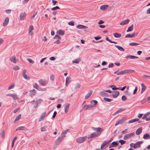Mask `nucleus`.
<instances>
[{
    "mask_svg": "<svg viewBox=\"0 0 150 150\" xmlns=\"http://www.w3.org/2000/svg\"><path fill=\"white\" fill-rule=\"evenodd\" d=\"M38 82L40 85L43 86L46 85L48 83V81L47 80L42 79H39Z\"/></svg>",
    "mask_w": 150,
    "mask_h": 150,
    "instance_id": "1",
    "label": "nucleus"
},
{
    "mask_svg": "<svg viewBox=\"0 0 150 150\" xmlns=\"http://www.w3.org/2000/svg\"><path fill=\"white\" fill-rule=\"evenodd\" d=\"M134 134H135L134 132H133L128 134H126L124 136V139L125 140H126L133 137Z\"/></svg>",
    "mask_w": 150,
    "mask_h": 150,
    "instance_id": "2",
    "label": "nucleus"
},
{
    "mask_svg": "<svg viewBox=\"0 0 150 150\" xmlns=\"http://www.w3.org/2000/svg\"><path fill=\"white\" fill-rule=\"evenodd\" d=\"M108 142L106 141L104 142L101 144L100 147V149L101 150H104L107 147L106 146L108 144Z\"/></svg>",
    "mask_w": 150,
    "mask_h": 150,
    "instance_id": "3",
    "label": "nucleus"
},
{
    "mask_svg": "<svg viewBox=\"0 0 150 150\" xmlns=\"http://www.w3.org/2000/svg\"><path fill=\"white\" fill-rule=\"evenodd\" d=\"M98 134L97 132H94L89 135L88 136V138L89 139L91 138H95L98 137Z\"/></svg>",
    "mask_w": 150,
    "mask_h": 150,
    "instance_id": "4",
    "label": "nucleus"
},
{
    "mask_svg": "<svg viewBox=\"0 0 150 150\" xmlns=\"http://www.w3.org/2000/svg\"><path fill=\"white\" fill-rule=\"evenodd\" d=\"M86 137H81L78 138L77 141L78 143H81L86 140Z\"/></svg>",
    "mask_w": 150,
    "mask_h": 150,
    "instance_id": "5",
    "label": "nucleus"
},
{
    "mask_svg": "<svg viewBox=\"0 0 150 150\" xmlns=\"http://www.w3.org/2000/svg\"><path fill=\"white\" fill-rule=\"evenodd\" d=\"M26 14L25 12H22L20 13L19 16V19L20 21L24 20L26 17Z\"/></svg>",
    "mask_w": 150,
    "mask_h": 150,
    "instance_id": "6",
    "label": "nucleus"
},
{
    "mask_svg": "<svg viewBox=\"0 0 150 150\" xmlns=\"http://www.w3.org/2000/svg\"><path fill=\"white\" fill-rule=\"evenodd\" d=\"M93 106L91 105H85L83 106V109L84 110H91Z\"/></svg>",
    "mask_w": 150,
    "mask_h": 150,
    "instance_id": "7",
    "label": "nucleus"
},
{
    "mask_svg": "<svg viewBox=\"0 0 150 150\" xmlns=\"http://www.w3.org/2000/svg\"><path fill=\"white\" fill-rule=\"evenodd\" d=\"M26 69H24L23 71V76L24 78L26 80H29L30 78L26 74Z\"/></svg>",
    "mask_w": 150,
    "mask_h": 150,
    "instance_id": "8",
    "label": "nucleus"
},
{
    "mask_svg": "<svg viewBox=\"0 0 150 150\" xmlns=\"http://www.w3.org/2000/svg\"><path fill=\"white\" fill-rule=\"evenodd\" d=\"M126 120V118L125 117L122 118L120 120L117 121L115 125V126L118 125L120 124H122Z\"/></svg>",
    "mask_w": 150,
    "mask_h": 150,
    "instance_id": "9",
    "label": "nucleus"
},
{
    "mask_svg": "<svg viewBox=\"0 0 150 150\" xmlns=\"http://www.w3.org/2000/svg\"><path fill=\"white\" fill-rule=\"evenodd\" d=\"M64 137L63 136H61L59 137L57 139L56 143L57 144H58L61 142L64 139Z\"/></svg>",
    "mask_w": 150,
    "mask_h": 150,
    "instance_id": "10",
    "label": "nucleus"
},
{
    "mask_svg": "<svg viewBox=\"0 0 150 150\" xmlns=\"http://www.w3.org/2000/svg\"><path fill=\"white\" fill-rule=\"evenodd\" d=\"M142 143V142L141 141L137 142L136 143L134 144V149H136L139 148L140 146V144Z\"/></svg>",
    "mask_w": 150,
    "mask_h": 150,
    "instance_id": "11",
    "label": "nucleus"
},
{
    "mask_svg": "<svg viewBox=\"0 0 150 150\" xmlns=\"http://www.w3.org/2000/svg\"><path fill=\"white\" fill-rule=\"evenodd\" d=\"M112 93V96L114 98H117L119 94V92L117 91H114Z\"/></svg>",
    "mask_w": 150,
    "mask_h": 150,
    "instance_id": "12",
    "label": "nucleus"
},
{
    "mask_svg": "<svg viewBox=\"0 0 150 150\" xmlns=\"http://www.w3.org/2000/svg\"><path fill=\"white\" fill-rule=\"evenodd\" d=\"M118 142L117 141H114L112 143V145H110L109 146V148L111 147H116L118 146Z\"/></svg>",
    "mask_w": 150,
    "mask_h": 150,
    "instance_id": "13",
    "label": "nucleus"
},
{
    "mask_svg": "<svg viewBox=\"0 0 150 150\" xmlns=\"http://www.w3.org/2000/svg\"><path fill=\"white\" fill-rule=\"evenodd\" d=\"M105 91L100 92L99 95L102 96L108 97L109 96L108 93L105 92Z\"/></svg>",
    "mask_w": 150,
    "mask_h": 150,
    "instance_id": "14",
    "label": "nucleus"
},
{
    "mask_svg": "<svg viewBox=\"0 0 150 150\" xmlns=\"http://www.w3.org/2000/svg\"><path fill=\"white\" fill-rule=\"evenodd\" d=\"M9 21V18L7 17H6L4 21V22L3 24V25L4 26H6L8 24V22Z\"/></svg>",
    "mask_w": 150,
    "mask_h": 150,
    "instance_id": "15",
    "label": "nucleus"
},
{
    "mask_svg": "<svg viewBox=\"0 0 150 150\" xmlns=\"http://www.w3.org/2000/svg\"><path fill=\"white\" fill-rule=\"evenodd\" d=\"M129 21L130 20L129 19H127L122 21L120 23V24L121 25H124L128 23Z\"/></svg>",
    "mask_w": 150,
    "mask_h": 150,
    "instance_id": "16",
    "label": "nucleus"
},
{
    "mask_svg": "<svg viewBox=\"0 0 150 150\" xmlns=\"http://www.w3.org/2000/svg\"><path fill=\"white\" fill-rule=\"evenodd\" d=\"M123 75L127 73H129L131 72H133L134 71L131 69H126L122 71Z\"/></svg>",
    "mask_w": 150,
    "mask_h": 150,
    "instance_id": "17",
    "label": "nucleus"
},
{
    "mask_svg": "<svg viewBox=\"0 0 150 150\" xmlns=\"http://www.w3.org/2000/svg\"><path fill=\"white\" fill-rule=\"evenodd\" d=\"M30 103L32 104L35 103V104L34 105V108L37 107L38 105V103L37 100H33L30 102Z\"/></svg>",
    "mask_w": 150,
    "mask_h": 150,
    "instance_id": "18",
    "label": "nucleus"
},
{
    "mask_svg": "<svg viewBox=\"0 0 150 150\" xmlns=\"http://www.w3.org/2000/svg\"><path fill=\"white\" fill-rule=\"evenodd\" d=\"M76 27L79 29H86L88 28L87 27L82 25H78L76 26Z\"/></svg>",
    "mask_w": 150,
    "mask_h": 150,
    "instance_id": "19",
    "label": "nucleus"
},
{
    "mask_svg": "<svg viewBox=\"0 0 150 150\" xmlns=\"http://www.w3.org/2000/svg\"><path fill=\"white\" fill-rule=\"evenodd\" d=\"M108 7L109 6L108 5H102L100 7V9L104 11L107 9Z\"/></svg>",
    "mask_w": 150,
    "mask_h": 150,
    "instance_id": "20",
    "label": "nucleus"
},
{
    "mask_svg": "<svg viewBox=\"0 0 150 150\" xmlns=\"http://www.w3.org/2000/svg\"><path fill=\"white\" fill-rule=\"evenodd\" d=\"M126 109L125 108H121L119 109V110H118L116 112H115V113H114L113 115H116V114H117L119 113H120L122 111H124Z\"/></svg>",
    "mask_w": 150,
    "mask_h": 150,
    "instance_id": "21",
    "label": "nucleus"
},
{
    "mask_svg": "<svg viewBox=\"0 0 150 150\" xmlns=\"http://www.w3.org/2000/svg\"><path fill=\"white\" fill-rule=\"evenodd\" d=\"M143 138L145 139H150V135L148 133H146L144 135Z\"/></svg>",
    "mask_w": 150,
    "mask_h": 150,
    "instance_id": "22",
    "label": "nucleus"
},
{
    "mask_svg": "<svg viewBox=\"0 0 150 150\" xmlns=\"http://www.w3.org/2000/svg\"><path fill=\"white\" fill-rule=\"evenodd\" d=\"M93 129L98 132H101L103 131V129L100 127L98 128H93Z\"/></svg>",
    "mask_w": 150,
    "mask_h": 150,
    "instance_id": "23",
    "label": "nucleus"
},
{
    "mask_svg": "<svg viewBox=\"0 0 150 150\" xmlns=\"http://www.w3.org/2000/svg\"><path fill=\"white\" fill-rule=\"evenodd\" d=\"M57 33L62 36L64 34V31L61 30H59L57 31Z\"/></svg>",
    "mask_w": 150,
    "mask_h": 150,
    "instance_id": "24",
    "label": "nucleus"
},
{
    "mask_svg": "<svg viewBox=\"0 0 150 150\" xmlns=\"http://www.w3.org/2000/svg\"><path fill=\"white\" fill-rule=\"evenodd\" d=\"M142 127H140L136 131L135 133L137 135L139 134L142 132Z\"/></svg>",
    "mask_w": 150,
    "mask_h": 150,
    "instance_id": "25",
    "label": "nucleus"
},
{
    "mask_svg": "<svg viewBox=\"0 0 150 150\" xmlns=\"http://www.w3.org/2000/svg\"><path fill=\"white\" fill-rule=\"evenodd\" d=\"M141 85L142 86L141 93H142L146 90V86H145L143 83H142L141 84Z\"/></svg>",
    "mask_w": 150,
    "mask_h": 150,
    "instance_id": "26",
    "label": "nucleus"
},
{
    "mask_svg": "<svg viewBox=\"0 0 150 150\" xmlns=\"http://www.w3.org/2000/svg\"><path fill=\"white\" fill-rule=\"evenodd\" d=\"M45 112L43 113L40 116V117L39 119V121L40 122L42 120L45 118Z\"/></svg>",
    "mask_w": 150,
    "mask_h": 150,
    "instance_id": "27",
    "label": "nucleus"
},
{
    "mask_svg": "<svg viewBox=\"0 0 150 150\" xmlns=\"http://www.w3.org/2000/svg\"><path fill=\"white\" fill-rule=\"evenodd\" d=\"M92 91L91 90L85 96V99H87L92 94Z\"/></svg>",
    "mask_w": 150,
    "mask_h": 150,
    "instance_id": "28",
    "label": "nucleus"
},
{
    "mask_svg": "<svg viewBox=\"0 0 150 150\" xmlns=\"http://www.w3.org/2000/svg\"><path fill=\"white\" fill-rule=\"evenodd\" d=\"M126 58H129L131 59H137L138 57L133 55H129L127 56L126 57Z\"/></svg>",
    "mask_w": 150,
    "mask_h": 150,
    "instance_id": "29",
    "label": "nucleus"
},
{
    "mask_svg": "<svg viewBox=\"0 0 150 150\" xmlns=\"http://www.w3.org/2000/svg\"><path fill=\"white\" fill-rule=\"evenodd\" d=\"M81 61V59L80 58H78L77 59L73 60L72 61L73 63L76 64H79Z\"/></svg>",
    "mask_w": 150,
    "mask_h": 150,
    "instance_id": "30",
    "label": "nucleus"
},
{
    "mask_svg": "<svg viewBox=\"0 0 150 150\" xmlns=\"http://www.w3.org/2000/svg\"><path fill=\"white\" fill-rule=\"evenodd\" d=\"M139 121V119L138 118H136L132 120H131L129 121L128 122L130 123H132L133 122H135L138 121Z\"/></svg>",
    "mask_w": 150,
    "mask_h": 150,
    "instance_id": "31",
    "label": "nucleus"
},
{
    "mask_svg": "<svg viewBox=\"0 0 150 150\" xmlns=\"http://www.w3.org/2000/svg\"><path fill=\"white\" fill-rule=\"evenodd\" d=\"M69 104H68L66 105L64 107V112L67 113L69 107Z\"/></svg>",
    "mask_w": 150,
    "mask_h": 150,
    "instance_id": "32",
    "label": "nucleus"
},
{
    "mask_svg": "<svg viewBox=\"0 0 150 150\" xmlns=\"http://www.w3.org/2000/svg\"><path fill=\"white\" fill-rule=\"evenodd\" d=\"M30 96H34L35 95L36 93V91L35 89H33L30 91Z\"/></svg>",
    "mask_w": 150,
    "mask_h": 150,
    "instance_id": "33",
    "label": "nucleus"
},
{
    "mask_svg": "<svg viewBox=\"0 0 150 150\" xmlns=\"http://www.w3.org/2000/svg\"><path fill=\"white\" fill-rule=\"evenodd\" d=\"M115 46L119 50L121 51H124L125 49L123 48L122 47L119 45H115Z\"/></svg>",
    "mask_w": 150,
    "mask_h": 150,
    "instance_id": "34",
    "label": "nucleus"
},
{
    "mask_svg": "<svg viewBox=\"0 0 150 150\" xmlns=\"http://www.w3.org/2000/svg\"><path fill=\"white\" fill-rule=\"evenodd\" d=\"M135 35V33H133L132 34H128L126 35L125 37L126 38H132L134 37Z\"/></svg>",
    "mask_w": 150,
    "mask_h": 150,
    "instance_id": "35",
    "label": "nucleus"
},
{
    "mask_svg": "<svg viewBox=\"0 0 150 150\" xmlns=\"http://www.w3.org/2000/svg\"><path fill=\"white\" fill-rule=\"evenodd\" d=\"M10 60L11 61V62H13L14 63H15L16 62V58L14 57H11L10 59Z\"/></svg>",
    "mask_w": 150,
    "mask_h": 150,
    "instance_id": "36",
    "label": "nucleus"
},
{
    "mask_svg": "<svg viewBox=\"0 0 150 150\" xmlns=\"http://www.w3.org/2000/svg\"><path fill=\"white\" fill-rule=\"evenodd\" d=\"M133 28V25L132 24L128 28V29L127 30V32L131 31L132 30Z\"/></svg>",
    "mask_w": 150,
    "mask_h": 150,
    "instance_id": "37",
    "label": "nucleus"
},
{
    "mask_svg": "<svg viewBox=\"0 0 150 150\" xmlns=\"http://www.w3.org/2000/svg\"><path fill=\"white\" fill-rule=\"evenodd\" d=\"M114 36L116 38H119L121 36V34L118 33H114Z\"/></svg>",
    "mask_w": 150,
    "mask_h": 150,
    "instance_id": "38",
    "label": "nucleus"
},
{
    "mask_svg": "<svg viewBox=\"0 0 150 150\" xmlns=\"http://www.w3.org/2000/svg\"><path fill=\"white\" fill-rule=\"evenodd\" d=\"M25 130V127L23 126H21L18 127L16 130V131H19L20 130Z\"/></svg>",
    "mask_w": 150,
    "mask_h": 150,
    "instance_id": "39",
    "label": "nucleus"
},
{
    "mask_svg": "<svg viewBox=\"0 0 150 150\" xmlns=\"http://www.w3.org/2000/svg\"><path fill=\"white\" fill-rule=\"evenodd\" d=\"M12 97L14 100H17L18 99V96L16 94H13Z\"/></svg>",
    "mask_w": 150,
    "mask_h": 150,
    "instance_id": "40",
    "label": "nucleus"
},
{
    "mask_svg": "<svg viewBox=\"0 0 150 150\" xmlns=\"http://www.w3.org/2000/svg\"><path fill=\"white\" fill-rule=\"evenodd\" d=\"M69 131L68 129H67V130L64 131L61 134V136H63V137H64L65 136V134H66L67 133V132Z\"/></svg>",
    "mask_w": 150,
    "mask_h": 150,
    "instance_id": "41",
    "label": "nucleus"
},
{
    "mask_svg": "<svg viewBox=\"0 0 150 150\" xmlns=\"http://www.w3.org/2000/svg\"><path fill=\"white\" fill-rule=\"evenodd\" d=\"M149 114H150V112L146 113L144 115L143 117H142V119L143 120L145 119V118L147 117V116Z\"/></svg>",
    "mask_w": 150,
    "mask_h": 150,
    "instance_id": "42",
    "label": "nucleus"
},
{
    "mask_svg": "<svg viewBox=\"0 0 150 150\" xmlns=\"http://www.w3.org/2000/svg\"><path fill=\"white\" fill-rule=\"evenodd\" d=\"M17 138V137L16 136L13 138V140L12 144V146H11L12 148H13V146H14V144L15 142V140Z\"/></svg>",
    "mask_w": 150,
    "mask_h": 150,
    "instance_id": "43",
    "label": "nucleus"
},
{
    "mask_svg": "<svg viewBox=\"0 0 150 150\" xmlns=\"http://www.w3.org/2000/svg\"><path fill=\"white\" fill-rule=\"evenodd\" d=\"M129 45L132 46H137L139 45V44L138 43L136 42H131L129 43Z\"/></svg>",
    "mask_w": 150,
    "mask_h": 150,
    "instance_id": "44",
    "label": "nucleus"
},
{
    "mask_svg": "<svg viewBox=\"0 0 150 150\" xmlns=\"http://www.w3.org/2000/svg\"><path fill=\"white\" fill-rule=\"evenodd\" d=\"M0 134L1 138H4L5 137V131L4 130L2 131L1 132Z\"/></svg>",
    "mask_w": 150,
    "mask_h": 150,
    "instance_id": "45",
    "label": "nucleus"
},
{
    "mask_svg": "<svg viewBox=\"0 0 150 150\" xmlns=\"http://www.w3.org/2000/svg\"><path fill=\"white\" fill-rule=\"evenodd\" d=\"M103 99L105 101L108 102H110L113 100L112 99H110L108 98H104Z\"/></svg>",
    "mask_w": 150,
    "mask_h": 150,
    "instance_id": "46",
    "label": "nucleus"
},
{
    "mask_svg": "<svg viewBox=\"0 0 150 150\" xmlns=\"http://www.w3.org/2000/svg\"><path fill=\"white\" fill-rule=\"evenodd\" d=\"M53 38L54 39H55L59 40V39H61V38L59 35H56L54 37V38Z\"/></svg>",
    "mask_w": 150,
    "mask_h": 150,
    "instance_id": "47",
    "label": "nucleus"
},
{
    "mask_svg": "<svg viewBox=\"0 0 150 150\" xmlns=\"http://www.w3.org/2000/svg\"><path fill=\"white\" fill-rule=\"evenodd\" d=\"M15 86V84L13 83L8 88V90H10L11 89L13 88Z\"/></svg>",
    "mask_w": 150,
    "mask_h": 150,
    "instance_id": "48",
    "label": "nucleus"
},
{
    "mask_svg": "<svg viewBox=\"0 0 150 150\" xmlns=\"http://www.w3.org/2000/svg\"><path fill=\"white\" fill-rule=\"evenodd\" d=\"M118 142V143L120 142V143L121 145H122L124 144H125L126 143V141L123 140H119Z\"/></svg>",
    "mask_w": 150,
    "mask_h": 150,
    "instance_id": "49",
    "label": "nucleus"
},
{
    "mask_svg": "<svg viewBox=\"0 0 150 150\" xmlns=\"http://www.w3.org/2000/svg\"><path fill=\"white\" fill-rule=\"evenodd\" d=\"M60 8L59 6H56L52 8H51V10L52 11H55L57 9H60Z\"/></svg>",
    "mask_w": 150,
    "mask_h": 150,
    "instance_id": "50",
    "label": "nucleus"
},
{
    "mask_svg": "<svg viewBox=\"0 0 150 150\" xmlns=\"http://www.w3.org/2000/svg\"><path fill=\"white\" fill-rule=\"evenodd\" d=\"M69 77H67L66 79V85L67 84H68L69 83L70 81H69Z\"/></svg>",
    "mask_w": 150,
    "mask_h": 150,
    "instance_id": "51",
    "label": "nucleus"
},
{
    "mask_svg": "<svg viewBox=\"0 0 150 150\" xmlns=\"http://www.w3.org/2000/svg\"><path fill=\"white\" fill-rule=\"evenodd\" d=\"M54 75L53 74H51L50 76V79L52 81H54Z\"/></svg>",
    "mask_w": 150,
    "mask_h": 150,
    "instance_id": "52",
    "label": "nucleus"
},
{
    "mask_svg": "<svg viewBox=\"0 0 150 150\" xmlns=\"http://www.w3.org/2000/svg\"><path fill=\"white\" fill-rule=\"evenodd\" d=\"M110 87L112 88L113 90H116V86L115 85H112L110 86Z\"/></svg>",
    "mask_w": 150,
    "mask_h": 150,
    "instance_id": "53",
    "label": "nucleus"
},
{
    "mask_svg": "<svg viewBox=\"0 0 150 150\" xmlns=\"http://www.w3.org/2000/svg\"><path fill=\"white\" fill-rule=\"evenodd\" d=\"M47 127L46 126L41 128V130L42 132H44L46 131Z\"/></svg>",
    "mask_w": 150,
    "mask_h": 150,
    "instance_id": "54",
    "label": "nucleus"
},
{
    "mask_svg": "<svg viewBox=\"0 0 150 150\" xmlns=\"http://www.w3.org/2000/svg\"><path fill=\"white\" fill-rule=\"evenodd\" d=\"M33 27L32 25H30L29 28V32H31V31L33 30Z\"/></svg>",
    "mask_w": 150,
    "mask_h": 150,
    "instance_id": "55",
    "label": "nucleus"
},
{
    "mask_svg": "<svg viewBox=\"0 0 150 150\" xmlns=\"http://www.w3.org/2000/svg\"><path fill=\"white\" fill-rule=\"evenodd\" d=\"M128 129H125V130L123 131L122 132V134H125L126 133H128Z\"/></svg>",
    "mask_w": 150,
    "mask_h": 150,
    "instance_id": "56",
    "label": "nucleus"
},
{
    "mask_svg": "<svg viewBox=\"0 0 150 150\" xmlns=\"http://www.w3.org/2000/svg\"><path fill=\"white\" fill-rule=\"evenodd\" d=\"M21 109V108L20 107H18L15 110L13 111V113H15L17 112L18 111H19Z\"/></svg>",
    "mask_w": 150,
    "mask_h": 150,
    "instance_id": "57",
    "label": "nucleus"
},
{
    "mask_svg": "<svg viewBox=\"0 0 150 150\" xmlns=\"http://www.w3.org/2000/svg\"><path fill=\"white\" fill-rule=\"evenodd\" d=\"M33 87L37 89H39V87L36 83H35L33 86Z\"/></svg>",
    "mask_w": 150,
    "mask_h": 150,
    "instance_id": "58",
    "label": "nucleus"
},
{
    "mask_svg": "<svg viewBox=\"0 0 150 150\" xmlns=\"http://www.w3.org/2000/svg\"><path fill=\"white\" fill-rule=\"evenodd\" d=\"M21 114L19 115L18 116L16 117V118L15 120V121L19 120L21 117Z\"/></svg>",
    "mask_w": 150,
    "mask_h": 150,
    "instance_id": "59",
    "label": "nucleus"
},
{
    "mask_svg": "<svg viewBox=\"0 0 150 150\" xmlns=\"http://www.w3.org/2000/svg\"><path fill=\"white\" fill-rule=\"evenodd\" d=\"M68 24L69 25L73 26L74 25V22L73 21H71L69 22Z\"/></svg>",
    "mask_w": 150,
    "mask_h": 150,
    "instance_id": "60",
    "label": "nucleus"
},
{
    "mask_svg": "<svg viewBox=\"0 0 150 150\" xmlns=\"http://www.w3.org/2000/svg\"><path fill=\"white\" fill-rule=\"evenodd\" d=\"M13 69L15 70H17L20 69V67L18 66H15L13 68Z\"/></svg>",
    "mask_w": 150,
    "mask_h": 150,
    "instance_id": "61",
    "label": "nucleus"
},
{
    "mask_svg": "<svg viewBox=\"0 0 150 150\" xmlns=\"http://www.w3.org/2000/svg\"><path fill=\"white\" fill-rule=\"evenodd\" d=\"M127 98L126 96L124 95L122 97V99L123 101H125L127 100Z\"/></svg>",
    "mask_w": 150,
    "mask_h": 150,
    "instance_id": "62",
    "label": "nucleus"
},
{
    "mask_svg": "<svg viewBox=\"0 0 150 150\" xmlns=\"http://www.w3.org/2000/svg\"><path fill=\"white\" fill-rule=\"evenodd\" d=\"M27 60L30 62L32 63H34V62L30 59H27Z\"/></svg>",
    "mask_w": 150,
    "mask_h": 150,
    "instance_id": "63",
    "label": "nucleus"
},
{
    "mask_svg": "<svg viewBox=\"0 0 150 150\" xmlns=\"http://www.w3.org/2000/svg\"><path fill=\"white\" fill-rule=\"evenodd\" d=\"M80 87V84L79 83H78L76 84L75 88L76 89V88H79Z\"/></svg>",
    "mask_w": 150,
    "mask_h": 150,
    "instance_id": "64",
    "label": "nucleus"
}]
</instances>
